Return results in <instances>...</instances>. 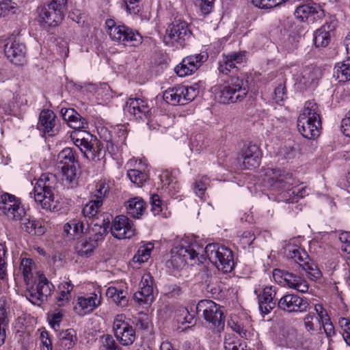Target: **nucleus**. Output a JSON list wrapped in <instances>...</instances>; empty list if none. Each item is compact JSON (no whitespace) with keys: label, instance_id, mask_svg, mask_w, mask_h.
<instances>
[{"label":"nucleus","instance_id":"obj_29","mask_svg":"<svg viewBox=\"0 0 350 350\" xmlns=\"http://www.w3.org/2000/svg\"><path fill=\"white\" fill-rule=\"evenodd\" d=\"M107 224L105 223V219L100 220L98 217H96V219H92L87 226V232L90 234L89 238L98 243V241L103 239L105 235Z\"/></svg>","mask_w":350,"mask_h":350},{"label":"nucleus","instance_id":"obj_45","mask_svg":"<svg viewBox=\"0 0 350 350\" xmlns=\"http://www.w3.org/2000/svg\"><path fill=\"white\" fill-rule=\"evenodd\" d=\"M329 42V33L325 30L318 29L314 34V42L317 47H325Z\"/></svg>","mask_w":350,"mask_h":350},{"label":"nucleus","instance_id":"obj_57","mask_svg":"<svg viewBox=\"0 0 350 350\" xmlns=\"http://www.w3.org/2000/svg\"><path fill=\"white\" fill-rule=\"evenodd\" d=\"M103 345L107 350H121L120 346L117 344L113 337L111 335L103 336Z\"/></svg>","mask_w":350,"mask_h":350},{"label":"nucleus","instance_id":"obj_41","mask_svg":"<svg viewBox=\"0 0 350 350\" xmlns=\"http://www.w3.org/2000/svg\"><path fill=\"white\" fill-rule=\"evenodd\" d=\"M102 204L103 200L100 199L92 200L83 206L82 213L85 217L96 219V215H98V209Z\"/></svg>","mask_w":350,"mask_h":350},{"label":"nucleus","instance_id":"obj_7","mask_svg":"<svg viewBox=\"0 0 350 350\" xmlns=\"http://www.w3.org/2000/svg\"><path fill=\"white\" fill-rule=\"evenodd\" d=\"M206 257L214 264L216 267L224 273L230 272L234 265L232 252L228 247L219 243H209L204 250Z\"/></svg>","mask_w":350,"mask_h":350},{"label":"nucleus","instance_id":"obj_6","mask_svg":"<svg viewBox=\"0 0 350 350\" xmlns=\"http://www.w3.org/2000/svg\"><path fill=\"white\" fill-rule=\"evenodd\" d=\"M202 251V247L196 241L191 242L183 241L171 250V256L166 262V265L168 269L174 271L184 267L188 259L195 260L197 258L200 262H202L198 258Z\"/></svg>","mask_w":350,"mask_h":350},{"label":"nucleus","instance_id":"obj_53","mask_svg":"<svg viewBox=\"0 0 350 350\" xmlns=\"http://www.w3.org/2000/svg\"><path fill=\"white\" fill-rule=\"evenodd\" d=\"M195 3L199 7L202 14L206 15L212 11L214 0H196Z\"/></svg>","mask_w":350,"mask_h":350},{"label":"nucleus","instance_id":"obj_58","mask_svg":"<svg viewBox=\"0 0 350 350\" xmlns=\"http://www.w3.org/2000/svg\"><path fill=\"white\" fill-rule=\"evenodd\" d=\"M71 299V294L68 293L65 291H59L57 292V295L56 296V304L59 306H65L68 304Z\"/></svg>","mask_w":350,"mask_h":350},{"label":"nucleus","instance_id":"obj_12","mask_svg":"<svg viewBox=\"0 0 350 350\" xmlns=\"http://www.w3.org/2000/svg\"><path fill=\"white\" fill-rule=\"evenodd\" d=\"M198 92V90L192 86L179 85L166 90L163 97L170 105H185L194 100Z\"/></svg>","mask_w":350,"mask_h":350},{"label":"nucleus","instance_id":"obj_4","mask_svg":"<svg viewBox=\"0 0 350 350\" xmlns=\"http://www.w3.org/2000/svg\"><path fill=\"white\" fill-rule=\"evenodd\" d=\"M299 131L305 138L311 139L319 135L321 129L320 110L314 100L306 102L297 120Z\"/></svg>","mask_w":350,"mask_h":350},{"label":"nucleus","instance_id":"obj_43","mask_svg":"<svg viewBox=\"0 0 350 350\" xmlns=\"http://www.w3.org/2000/svg\"><path fill=\"white\" fill-rule=\"evenodd\" d=\"M153 247V244L151 243L140 246L133 256V261L139 264L146 262L150 256Z\"/></svg>","mask_w":350,"mask_h":350},{"label":"nucleus","instance_id":"obj_28","mask_svg":"<svg viewBox=\"0 0 350 350\" xmlns=\"http://www.w3.org/2000/svg\"><path fill=\"white\" fill-rule=\"evenodd\" d=\"M51 8L48 4L40 8L38 14L39 18L42 23L49 27H55L62 21L65 16L55 9Z\"/></svg>","mask_w":350,"mask_h":350},{"label":"nucleus","instance_id":"obj_24","mask_svg":"<svg viewBox=\"0 0 350 350\" xmlns=\"http://www.w3.org/2000/svg\"><path fill=\"white\" fill-rule=\"evenodd\" d=\"M125 111L135 119L148 120L151 115V109L146 100L140 98H131L126 103Z\"/></svg>","mask_w":350,"mask_h":350},{"label":"nucleus","instance_id":"obj_10","mask_svg":"<svg viewBox=\"0 0 350 350\" xmlns=\"http://www.w3.org/2000/svg\"><path fill=\"white\" fill-rule=\"evenodd\" d=\"M295 85L300 91L313 88L320 77L319 69L313 66H297L292 70Z\"/></svg>","mask_w":350,"mask_h":350},{"label":"nucleus","instance_id":"obj_47","mask_svg":"<svg viewBox=\"0 0 350 350\" xmlns=\"http://www.w3.org/2000/svg\"><path fill=\"white\" fill-rule=\"evenodd\" d=\"M208 184L209 179L206 176H203L196 180L194 190L199 198H203Z\"/></svg>","mask_w":350,"mask_h":350},{"label":"nucleus","instance_id":"obj_38","mask_svg":"<svg viewBox=\"0 0 350 350\" xmlns=\"http://www.w3.org/2000/svg\"><path fill=\"white\" fill-rule=\"evenodd\" d=\"M225 350H251L245 342L241 340L234 334H228L224 338Z\"/></svg>","mask_w":350,"mask_h":350},{"label":"nucleus","instance_id":"obj_61","mask_svg":"<svg viewBox=\"0 0 350 350\" xmlns=\"http://www.w3.org/2000/svg\"><path fill=\"white\" fill-rule=\"evenodd\" d=\"M126 292L120 289L119 293L116 295V297L112 300L117 306L124 308L127 306L128 298L126 297Z\"/></svg>","mask_w":350,"mask_h":350},{"label":"nucleus","instance_id":"obj_48","mask_svg":"<svg viewBox=\"0 0 350 350\" xmlns=\"http://www.w3.org/2000/svg\"><path fill=\"white\" fill-rule=\"evenodd\" d=\"M206 147L204 137L197 134L191 139L190 148L192 152H200Z\"/></svg>","mask_w":350,"mask_h":350},{"label":"nucleus","instance_id":"obj_9","mask_svg":"<svg viewBox=\"0 0 350 350\" xmlns=\"http://www.w3.org/2000/svg\"><path fill=\"white\" fill-rule=\"evenodd\" d=\"M248 92V82L239 77H232L228 84L219 91V100L220 103H234L243 100Z\"/></svg>","mask_w":350,"mask_h":350},{"label":"nucleus","instance_id":"obj_39","mask_svg":"<svg viewBox=\"0 0 350 350\" xmlns=\"http://www.w3.org/2000/svg\"><path fill=\"white\" fill-rule=\"evenodd\" d=\"M208 55L206 52L188 55L185 57V62L194 73L208 59Z\"/></svg>","mask_w":350,"mask_h":350},{"label":"nucleus","instance_id":"obj_30","mask_svg":"<svg viewBox=\"0 0 350 350\" xmlns=\"http://www.w3.org/2000/svg\"><path fill=\"white\" fill-rule=\"evenodd\" d=\"M284 345L288 348H297L302 345V337L293 327H286L282 331Z\"/></svg>","mask_w":350,"mask_h":350},{"label":"nucleus","instance_id":"obj_34","mask_svg":"<svg viewBox=\"0 0 350 350\" xmlns=\"http://www.w3.org/2000/svg\"><path fill=\"white\" fill-rule=\"evenodd\" d=\"M21 228L29 234L40 236L44 234L46 228L42 224L35 219L22 218Z\"/></svg>","mask_w":350,"mask_h":350},{"label":"nucleus","instance_id":"obj_25","mask_svg":"<svg viewBox=\"0 0 350 350\" xmlns=\"http://www.w3.org/2000/svg\"><path fill=\"white\" fill-rule=\"evenodd\" d=\"M262 153L260 148L256 144H250L238 159L241 169L252 170L259 166Z\"/></svg>","mask_w":350,"mask_h":350},{"label":"nucleus","instance_id":"obj_49","mask_svg":"<svg viewBox=\"0 0 350 350\" xmlns=\"http://www.w3.org/2000/svg\"><path fill=\"white\" fill-rule=\"evenodd\" d=\"M33 266V260L31 258H23L21 262L20 269L24 276L25 281H29L31 277V271Z\"/></svg>","mask_w":350,"mask_h":350},{"label":"nucleus","instance_id":"obj_27","mask_svg":"<svg viewBox=\"0 0 350 350\" xmlns=\"http://www.w3.org/2000/svg\"><path fill=\"white\" fill-rule=\"evenodd\" d=\"M276 295L275 287L266 286L261 295H258V305L261 313L269 314L275 307L276 301L274 297Z\"/></svg>","mask_w":350,"mask_h":350},{"label":"nucleus","instance_id":"obj_54","mask_svg":"<svg viewBox=\"0 0 350 350\" xmlns=\"http://www.w3.org/2000/svg\"><path fill=\"white\" fill-rule=\"evenodd\" d=\"M52 8L65 16L68 10V0H51L48 3Z\"/></svg>","mask_w":350,"mask_h":350},{"label":"nucleus","instance_id":"obj_60","mask_svg":"<svg viewBox=\"0 0 350 350\" xmlns=\"http://www.w3.org/2000/svg\"><path fill=\"white\" fill-rule=\"evenodd\" d=\"M141 0H124L127 12L131 14H136L139 10V1Z\"/></svg>","mask_w":350,"mask_h":350},{"label":"nucleus","instance_id":"obj_15","mask_svg":"<svg viewBox=\"0 0 350 350\" xmlns=\"http://www.w3.org/2000/svg\"><path fill=\"white\" fill-rule=\"evenodd\" d=\"M273 277L277 282L300 293H306L309 288L308 283L304 278L285 270L275 269Z\"/></svg>","mask_w":350,"mask_h":350},{"label":"nucleus","instance_id":"obj_1","mask_svg":"<svg viewBox=\"0 0 350 350\" xmlns=\"http://www.w3.org/2000/svg\"><path fill=\"white\" fill-rule=\"evenodd\" d=\"M61 113L64 120L68 122L70 127L78 130L72 133L70 137L74 144L80 149L84 157L95 163L101 161L105 157L103 145L92 135L81 131L88 126L85 118L73 109L62 108Z\"/></svg>","mask_w":350,"mask_h":350},{"label":"nucleus","instance_id":"obj_62","mask_svg":"<svg viewBox=\"0 0 350 350\" xmlns=\"http://www.w3.org/2000/svg\"><path fill=\"white\" fill-rule=\"evenodd\" d=\"M63 314L61 311H57L53 313L50 317H49V323L52 328L56 329L59 326V323L62 319Z\"/></svg>","mask_w":350,"mask_h":350},{"label":"nucleus","instance_id":"obj_8","mask_svg":"<svg viewBox=\"0 0 350 350\" xmlns=\"http://www.w3.org/2000/svg\"><path fill=\"white\" fill-rule=\"evenodd\" d=\"M107 33L110 38L124 45L136 46L142 42V37L137 32L124 25H117L112 19L106 21Z\"/></svg>","mask_w":350,"mask_h":350},{"label":"nucleus","instance_id":"obj_40","mask_svg":"<svg viewBox=\"0 0 350 350\" xmlns=\"http://www.w3.org/2000/svg\"><path fill=\"white\" fill-rule=\"evenodd\" d=\"M334 70V73L340 81H350V57L338 63Z\"/></svg>","mask_w":350,"mask_h":350},{"label":"nucleus","instance_id":"obj_22","mask_svg":"<svg viewBox=\"0 0 350 350\" xmlns=\"http://www.w3.org/2000/svg\"><path fill=\"white\" fill-rule=\"evenodd\" d=\"M111 233L118 239H131L135 234V228L127 217L118 215L113 221Z\"/></svg>","mask_w":350,"mask_h":350},{"label":"nucleus","instance_id":"obj_32","mask_svg":"<svg viewBox=\"0 0 350 350\" xmlns=\"http://www.w3.org/2000/svg\"><path fill=\"white\" fill-rule=\"evenodd\" d=\"M88 222H83L79 219H74L64 226V232L72 237H78L88 231Z\"/></svg>","mask_w":350,"mask_h":350},{"label":"nucleus","instance_id":"obj_18","mask_svg":"<svg viewBox=\"0 0 350 350\" xmlns=\"http://www.w3.org/2000/svg\"><path fill=\"white\" fill-rule=\"evenodd\" d=\"M278 308L287 312H306L310 308L308 300L296 294H286L278 301Z\"/></svg>","mask_w":350,"mask_h":350},{"label":"nucleus","instance_id":"obj_35","mask_svg":"<svg viewBox=\"0 0 350 350\" xmlns=\"http://www.w3.org/2000/svg\"><path fill=\"white\" fill-rule=\"evenodd\" d=\"M77 341L76 333L73 329H66L60 333L59 346L63 350L72 349Z\"/></svg>","mask_w":350,"mask_h":350},{"label":"nucleus","instance_id":"obj_26","mask_svg":"<svg viewBox=\"0 0 350 350\" xmlns=\"http://www.w3.org/2000/svg\"><path fill=\"white\" fill-rule=\"evenodd\" d=\"M294 14L301 21L314 22L324 16V11L317 4H306L298 6Z\"/></svg>","mask_w":350,"mask_h":350},{"label":"nucleus","instance_id":"obj_21","mask_svg":"<svg viewBox=\"0 0 350 350\" xmlns=\"http://www.w3.org/2000/svg\"><path fill=\"white\" fill-rule=\"evenodd\" d=\"M4 53L7 58L14 64L23 65L26 61L25 46L16 38L10 37L7 40L4 45Z\"/></svg>","mask_w":350,"mask_h":350},{"label":"nucleus","instance_id":"obj_36","mask_svg":"<svg viewBox=\"0 0 350 350\" xmlns=\"http://www.w3.org/2000/svg\"><path fill=\"white\" fill-rule=\"evenodd\" d=\"M97 246L98 243L89 238L88 240H81L79 241L75 247V250L79 256L81 257H89L92 254L94 249Z\"/></svg>","mask_w":350,"mask_h":350},{"label":"nucleus","instance_id":"obj_42","mask_svg":"<svg viewBox=\"0 0 350 350\" xmlns=\"http://www.w3.org/2000/svg\"><path fill=\"white\" fill-rule=\"evenodd\" d=\"M57 161L62 166L77 164L75 152L71 148H65L57 155Z\"/></svg>","mask_w":350,"mask_h":350},{"label":"nucleus","instance_id":"obj_17","mask_svg":"<svg viewBox=\"0 0 350 350\" xmlns=\"http://www.w3.org/2000/svg\"><path fill=\"white\" fill-rule=\"evenodd\" d=\"M101 299L99 291L79 295L76 299L74 311L79 316L87 315L101 304Z\"/></svg>","mask_w":350,"mask_h":350},{"label":"nucleus","instance_id":"obj_52","mask_svg":"<svg viewBox=\"0 0 350 350\" xmlns=\"http://www.w3.org/2000/svg\"><path fill=\"white\" fill-rule=\"evenodd\" d=\"M319 322L314 313L309 312L304 318V327L308 332L314 331Z\"/></svg>","mask_w":350,"mask_h":350},{"label":"nucleus","instance_id":"obj_16","mask_svg":"<svg viewBox=\"0 0 350 350\" xmlns=\"http://www.w3.org/2000/svg\"><path fill=\"white\" fill-rule=\"evenodd\" d=\"M139 290L133 295V299L139 306L148 307L154 301V280L149 272L144 273L139 284Z\"/></svg>","mask_w":350,"mask_h":350},{"label":"nucleus","instance_id":"obj_23","mask_svg":"<svg viewBox=\"0 0 350 350\" xmlns=\"http://www.w3.org/2000/svg\"><path fill=\"white\" fill-rule=\"evenodd\" d=\"M54 286L45 277H40L36 288H31L26 292V297L33 304L47 299L53 291Z\"/></svg>","mask_w":350,"mask_h":350},{"label":"nucleus","instance_id":"obj_50","mask_svg":"<svg viewBox=\"0 0 350 350\" xmlns=\"http://www.w3.org/2000/svg\"><path fill=\"white\" fill-rule=\"evenodd\" d=\"M77 165L62 166L63 175L66 180L70 183L75 182L77 178Z\"/></svg>","mask_w":350,"mask_h":350},{"label":"nucleus","instance_id":"obj_44","mask_svg":"<svg viewBox=\"0 0 350 350\" xmlns=\"http://www.w3.org/2000/svg\"><path fill=\"white\" fill-rule=\"evenodd\" d=\"M127 176L132 183L141 186L148 179V174L145 171L131 169L127 171Z\"/></svg>","mask_w":350,"mask_h":350},{"label":"nucleus","instance_id":"obj_33","mask_svg":"<svg viewBox=\"0 0 350 350\" xmlns=\"http://www.w3.org/2000/svg\"><path fill=\"white\" fill-rule=\"evenodd\" d=\"M125 207L129 216L139 218L145 210V202L142 198L136 197L126 202Z\"/></svg>","mask_w":350,"mask_h":350},{"label":"nucleus","instance_id":"obj_56","mask_svg":"<svg viewBox=\"0 0 350 350\" xmlns=\"http://www.w3.org/2000/svg\"><path fill=\"white\" fill-rule=\"evenodd\" d=\"M174 70H175L176 73L179 77H181L191 75L193 73V71L191 70L190 67L188 66V64H187L185 62V58L182 60V62L178 65H177L175 67Z\"/></svg>","mask_w":350,"mask_h":350},{"label":"nucleus","instance_id":"obj_3","mask_svg":"<svg viewBox=\"0 0 350 350\" xmlns=\"http://www.w3.org/2000/svg\"><path fill=\"white\" fill-rule=\"evenodd\" d=\"M265 182L278 202L286 203L297 202L294 187L295 180L292 174L280 169L268 168L265 173Z\"/></svg>","mask_w":350,"mask_h":350},{"label":"nucleus","instance_id":"obj_13","mask_svg":"<svg viewBox=\"0 0 350 350\" xmlns=\"http://www.w3.org/2000/svg\"><path fill=\"white\" fill-rule=\"evenodd\" d=\"M191 34L188 24L185 21L176 20L167 28L164 42L167 45L177 44L183 46L185 41L190 38Z\"/></svg>","mask_w":350,"mask_h":350},{"label":"nucleus","instance_id":"obj_55","mask_svg":"<svg viewBox=\"0 0 350 350\" xmlns=\"http://www.w3.org/2000/svg\"><path fill=\"white\" fill-rule=\"evenodd\" d=\"M256 237L253 232L251 231H245L240 236V243L243 248H246L252 245Z\"/></svg>","mask_w":350,"mask_h":350},{"label":"nucleus","instance_id":"obj_51","mask_svg":"<svg viewBox=\"0 0 350 350\" xmlns=\"http://www.w3.org/2000/svg\"><path fill=\"white\" fill-rule=\"evenodd\" d=\"M338 324L342 329V337L349 346H350V319L341 317L338 319Z\"/></svg>","mask_w":350,"mask_h":350},{"label":"nucleus","instance_id":"obj_59","mask_svg":"<svg viewBox=\"0 0 350 350\" xmlns=\"http://www.w3.org/2000/svg\"><path fill=\"white\" fill-rule=\"evenodd\" d=\"M228 325L234 332L238 333L242 338L246 339L249 338L250 333L243 326L234 321L229 322Z\"/></svg>","mask_w":350,"mask_h":350},{"label":"nucleus","instance_id":"obj_64","mask_svg":"<svg viewBox=\"0 0 350 350\" xmlns=\"http://www.w3.org/2000/svg\"><path fill=\"white\" fill-rule=\"evenodd\" d=\"M341 131L345 136L350 137V111L341 121Z\"/></svg>","mask_w":350,"mask_h":350},{"label":"nucleus","instance_id":"obj_2","mask_svg":"<svg viewBox=\"0 0 350 350\" xmlns=\"http://www.w3.org/2000/svg\"><path fill=\"white\" fill-rule=\"evenodd\" d=\"M33 185V189L29 195L36 203L43 209L57 212L62 208L60 198L55 195L57 185V176L51 173H44Z\"/></svg>","mask_w":350,"mask_h":350},{"label":"nucleus","instance_id":"obj_20","mask_svg":"<svg viewBox=\"0 0 350 350\" xmlns=\"http://www.w3.org/2000/svg\"><path fill=\"white\" fill-rule=\"evenodd\" d=\"M113 329L116 338L120 340L122 345H131L135 340V329L124 321L122 315H118L116 317Z\"/></svg>","mask_w":350,"mask_h":350},{"label":"nucleus","instance_id":"obj_11","mask_svg":"<svg viewBox=\"0 0 350 350\" xmlns=\"http://www.w3.org/2000/svg\"><path fill=\"white\" fill-rule=\"evenodd\" d=\"M197 312L203 314L204 319L221 332L224 328L225 319L219 306L211 300H201L196 306Z\"/></svg>","mask_w":350,"mask_h":350},{"label":"nucleus","instance_id":"obj_37","mask_svg":"<svg viewBox=\"0 0 350 350\" xmlns=\"http://www.w3.org/2000/svg\"><path fill=\"white\" fill-rule=\"evenodd\" d=\"M160 179L165 189L170 194L174 195L178 191V184L170 172L165 171L160 175Z\"/></svg>","mask_w":350,"mask_h":350},{"label":"nucleus","instance_id":"obj_5","mask_svg":"<svg viewBox=\"0 0 350 350\" xmlns=\"http://www.w3.org/2000/svg\"><path fill=\"white\" fill-rule=\"evenodd\" d=\"M284 253L288 258L293 259L312 280L321 278L322 273L318 266L311 261L307 252L301 249L296 239H290L284 246Z\"/></svg>","mask_w":350,"mask_h":350},{"label":"nucleus","instance_id":"obj_14","mask_svg":"<svg viewBox=\"0 0 350 350\" xmlns=\"http://www.w3.org/2000/svg\"><path fill=\"white\" fill-rule=\"evenodd\" d=\"M0 211L8 217L15 220H21L25 215L21 199L8 193L0 195Z\"/></svg>","mask_w":350,"mask_h":350},{"label":"nucleus","instance_id":"obj_46","mask_svg":"<svg viewBox=\"0 0 350 350\" xmlns=\"http://www.w3.org/2000/svg\"><path fill=\"white\" fill-rule=\"evenodd\" d=\"M16 4L11 0H0V17H5L16 12Z\"/></svg>","mask_w":350,"mask_h":350},{"label":"nucleus","instance_id":"obj_63","mask_svg":"<svg viewBox=\"0 0 350 350\" xmlns=\"http://www.w3.org/2000/svg\"><path fill=\"white\" fill-rule=\"evenodd\" d=\"M286 98V88L283 85H279L274 90L273 100L276 103H280Z\"/></svg>","mask_w":350,"mask_h":350},{"label":"nucleus","instance_id":"obj_19","mask_svg":"<svg viewBox=\"0 0 350 350\" xmlns=\"http://www.w3.org/2000/svg\"><path fill=\"white\" fill-rule=\"evenodd\" d=\"M246 59L245 51H233L223 53L218 62V72L219 75H228L237 68V65L243 63Z\"/></svg>","mask_w":350,"mask_h":350},{"label":"nucleus","instance_id":"obj_31","mask_svg":"<svg viewBox=\"0 0 350 350\" xmlns=\"http://www.w3.org/2000/svg\"><path fill=\"white\" fill-rule=\"evenodd\" d=\"M56 116L49 109L42 110L39 116L38 127L44 133H50L55 126Z\"/></svg>","mask_w":350,"mask_h":350}]
</instances>
